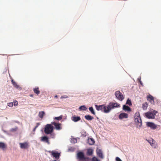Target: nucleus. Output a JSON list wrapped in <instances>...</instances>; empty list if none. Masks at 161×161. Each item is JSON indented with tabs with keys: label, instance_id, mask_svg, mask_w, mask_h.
Instances as JSON below:
<instances>
[{
	"label": "nucleus",
	"instance_id": "nucleus-1",
	"mask_svg": "<svg viewBox=\"0 0 161 161\" xmlns=\"http://www.w3.org/2000/svg\"><path fill=\"white\" fill-rule=\"evenodd\" d=\"M53 126L50 124L47 125L44 128V132L47 134H50V138H53L54 135L53 133Z\"/></svg>",
	"mask_w": 161,
	"mask_h": 161
},
{
	"label": "nucleus",
	"instance_id": "nucleus-2",
	"mask_svg": "<svg viewBox=\"0 0 161 161\" xmlns=\"http://www.w3.org/2000/svg\"><path fill=\"white\" fill-rule=\"evenodd\" d=\"M134 118V121L136 127L138 128L141 127L142 125V121L139 113L136 112L135 114Z\"/></svg>",
	"mask_w": 161,
	"mask_h": 161
},
{
	"label": "nucleus",
	"instance_id": "nucleus-3",
	"mask_svg": "<svg viewBox=\"0 0 161 161\" xmlns=\"http://www.w3.org/2000/svg\"><path fill=\"white\" fill-rule=\"evenodd\" d=\"M77 158L79 161H91L92 160L88 158L85 157L84 154L82 152H79L77 154Z\"/></svg>",
	"mask_w": 161,
	"mask_h": 161
},
{
	"label": "nucleus",
	"instance_id": "nucleus-4",
	"mask_svg": "<svg viewBox=\"0 0 161 161\" xmlns=\"http://www.w3.org/2000/svg\"><path fill=\"white\" fill-rule=\"evenodd\" d=\"M157 112L155 111L148 112L145 113V115L146 118L149 119H153L155 118L156 113Z\"/></svg>",
	"mask_w": 161,
	"mask_h": 161
},
{
	"label": "nucleus",
	"instance_id": "nucleus-5",
	"mask_svg": "<svg viewBox=\"0 0 161 161\" xmlns=\"http://www.w3.org/2000/svg\"><path fill=\"white\" fill-rule=\"evenodd\" d=\"M48 152L51 153L53 157L55 158L56 159H58L59 158L60 154V153H58V152L49 151H48Z\"/></svg>",
	"mask_w": 161,
	"mask_h": 161
},
{
	"label": "nucleus",
	"instance_id": "nucleus-6",
	"mask_svg": "<svg viewBox=\"0 0 161 161\" xmlns=\"http://www.w3.org/2000/svg\"><path fill=\"white\" fill-rule=\"evenodd\" d=\"M108 105L110 108V110L112 109L117 108H119L120 107V104L117 103L110 102L109 103Z\"/></svg>",
	"mask_w": 161,
	"mask_h": 161
},
{
	"label": "nucleus",
	"instance_id": "nucleus-7",
	"mask_svg": "<svg viewBox=\"0 0 161 161\" xmlns=\"http://www.w3.org/2000/svg\"><path fill=\"white\" fill-rule=\"evenodd\" d=\"M115 95L116 98L119 100L122 101L124 99V97L120 92L117 91L115 92Z\"/></svg>",
	"mask_w": 161,
	"mask_h": 161
},
{
	"label": "nucleus",
	"instance_id": "nucleus-8",
	"mask_svg": "<svg viewBox=\"0 0 161 161\" xmlns=\"http://www.w3.org/2000/svg\"><path fill=\"white\" fill-rule=\"evenodd\" d=\"M147 141L150 144V145L153 148H155L157 147V144L155 141L152 138H150L149 140H147Z\"/></svg>",
	"mask_w": 161,
	"mask_h": 161
},
{
	"label": "nucleus",
	"instance_id": "nucleus-9",
	"mask_svg": "<svg viewBox=\"0 0 161 161\" xmlns=\"http://www.w3.org/2000/svg\"><path fill=\"white\" fill-rule=\"evenodd\" d=\"M146 125L147 127L153 130L156 129L157 127V125L153 122H147L146 123Z\"/></svg>",
	"mask_w": 161,
	"mask_h": 161
},
{
	"label": "nucleus",
	"instance_id": "nucleus-10",
	"mask_svg": "<svg viewBox=\"0 0 161 161\" xmlns=\"http://www.w3.org/2000/svg\"><path fill=\"white\" fill-rule=\"evenodd\" d=\"M110 111V108L108 105L106 106V105L103 104V112L105 113H109Z\"/></svg>",
	"mask_w": 161,
	"mask_h": 161
},
{
	"label": "nucleus",
	"instance_id": "nucleus-11",
	"mask_svg": "<svg viewBox=\"0 0 161 161\" xmlns=\"http://www.w3.org/2000/svg\"><path fill=\"white\" fill-rule=\"evenodd\" d=\"M20 147L22 149H26L28 147L29 145L27 142H26L24 143H19Z\"/></svg>",
	"mask_w": 161,
	"mask_h": 161
},
{
	"label": "nucleus",
	"instance_id": "nucleus-12",
	"mask_svg": "<svg viewBox=\"0 0 161 161\" xmlns=\"http://www.w3.org/2000/svg\"><path fill=\"white\" fill-rule=\"evenodd\" d=\"M52 124L54 125L55 126V128L57 130H59L61 129V127L60 126L61 124L59 123H57L55 122H53L52 123Z\"/></svg>",
	"mask_w": 161,
	"mask_h": 161
},
{
	"label": "nucleus",
	"instance_id": "nucleus-13",
	"mask_svg": "<svg viewBox=\"0 0 161 161\" xmlns=\"http://www.w3.org/2000/svg\"><path fill=\"white\" fill-rule=\"evenodd\" d=\"M128 114L125 113H121L119 116V118L120 119H122L124 118H126L128 117Z\"/></svg>",
	"mask_w": 161,
	"mask_h": 161
},
{
	"label": "nucleus",
	"instance_id": "nucleus-14",
	"mask_svg": "<svg viewBox=\"0 0 161 161\" xmlns=\"http://www.w3.org/2000/svg\"><path fill=\"white\" fill-rule=\"evenodd\" d=\"M87 143L89 145H92L94 144L95 143V141L93 138L89 137L87 140Z\"/></svg>",
	"mask_w": 161,
	"mask_h": 161
},
{
	"label": "nucleus",
	"instance_id": "nucleus-15",
	"mask_svg": "<svg viewBox=\"0 0 161 161\" xmlns=\"http://www.w3.org/2000/svg\"><path fill=\"white\" fill-rule=\"evenodd\" d=\"M81 119L79 116H76L75 115L73 116L72 118V120L74 122H77Z\"/></svg>",
	"mask_w": 161,
	"mask_h": 161
},
{
	"label": "nucleus",
	"instance_id": "nucleus-16",
	"mask_svg": "<svg viewBox=\"0 0 161 161\" xmlns=\"http://www.w3.org/2000/svg\"><path fill=\"white\" fill-rule=\"evenodd\" d=\"M7 147V146L4 143L0 142V148L2 149L3 150H5Z\"/></svg>",
	"mask_w": 161,
	"mask_h": 161
},
{
	"label": "nucleus",
	"instance_id": "nucleus-17",
	"mask_svg": "<svg viewBox=\"0 0 161 161\" xmlns=\"http://www.w3.org/2000/svg\"><path fill=\"white\" fill-rule=\"evenodd\" d=\"M41 141L43 142H45L48 144H49V142L48 140V138L46 136H42L41 137Z\"/></svg>",
	"mask_w": 161,
	"mask_h": 161
},
{
	"label": "nucleus",
	"instance_id": "nucleus-18",
	"mask_svg": "<svg viewBox=\"0 0 161 161\" xmlns=\"http://www.w3.org/2000/svg\"><path fill=\"white\" fill-rule=\"evenodd\" d=\"M147 99L152 103H154V98L152 96L150 95L147 97Z\"/></svg>",
	"mask_w": 161,
	"mask_h": 161
},
{
	"label": "nucleus",
	"instance_id": "nucleus-19",
	"mask_svg": "<svg viewBox=\"0 0 161 161\" xmlns=\"http://www.w3.org/2000/svg\"><path fill=\"white\" fill-rule=\"evenodd\" d=\"M103 105H95V107L97 110H101L102 112H103Z\"/></svg>",
	"mask_w": 161,
	"mask_h": 161
},
{
	"label": "nucleus",
	"instance_id": "nucleus-20",
	"mask_svg": "<svg viewBox=\"0 0 161 161\" xmlns=\"http://www.w3.org/2000/svg\"><path fill=\"white\" fill-rule=\"evenodd\" d=\"M123 109L125 111H131V109L130 107L125 105H123Z\"/></svg>",
	"mask_w": 161,
	"mask_h": 161
},
{
	"label": "nucleus",
	"instance_id": "nucleus-21",
	"mask_svg": "<svg viewBox=\"0 0 161 161\" xmlns=\"http://www.w3.org/2000/svg\"><path fill=\"white\" fill-rule=\"evenodd\" d=\"M33 91L34 93L37 95H39L40 92V91L39 90V88L38 87H37L33 88Z\"/></svg>",
	"mask_w": 161,
	"mask_h": 161
},
{
	"label": "nucleus",
	"instance_id": "nucleus-22",
	"mask_svg": "<svg viewBox=\"0 0 161 161\" xmlns=\"http://www.w3.org/2000/svg\"><path fill=\"white\" fill-rule=\"evenodd\" d=\"M97 155L101 158H103V155L101 150L99 149L97 151Z\"/></svg>",
	"mask_w": 161,
	"mask_h": 161
},
{
	"label": "nucleus",
	"instance_id": "nucleus-23",
	"mask_svg": "<svg viewBox=\"0 0 161 161\" xmlns=\"http://www.w3.org/2000/svg\"><path fill=\"white\" fill-rule=\"evenodd\" d=\"M85 118L88 120H91L94 119V118L90 115H86L85 116Z\"/></svg>",
	"mask_w": 161,
	"mask_h": 161
},
{
	"label": "nucleus",
	"instance_id": "nucleus-24",
	"mask_svg": "<svg viewBox=\"0 0 161 161\" xmlns=\"http://www.w3.org/2000/svg\"><path fill=\"white\" fill-rule=\"evenodd\" d=\"M45 114V112L43 111H41L39 113L38 116L41 119H42L43 118V117Z\"/></svg>",
	"mask_w": 161,
	"mask_h": 161
},
{
	"label": "nucleus",
	"instance_id": "nucleus-25",
	"mask_svg": "<svg viewBox=\"0 0 161 161\" xmlns=\"http://www.w3.org/2000/svg\"><path fill=\"white\" fill-rule=\"evenodd\" d=\"M147 103L146 102L142 104V108L144 110H145L147 109Z\"/></svg>",
	"mask_w": 161,
	"mask_h": 161
},
{
	"label": "nucleus",
	"instance_id": "nucleus-26",
	"mask_svg": "<svg viewBox=\"0 0 161 161\" xmlns=\"http://www.w3.org/2000/svg\"><path fill=\"white\" fill-rule=\"evenodd\" d=\"M11 82L13 85V86L16 88H18L19 87V86L17 85L16 83L14 81V80H11Z\"/></svg>",
	"mask_w": 161,
	"mask_h": 161
},
{
	"label": "nucleus",
	"instance_id": "nucleus-27",
	"mask_svg": "<svg viewBox=\"0 0 161 161\" xmlns=\"http://www.w3.org/2000/svg\"><path fill=\"white\" fill-rule=\"evenodd\" d=\"M93 153V150L92 149H89L87 150V154L88 155H91Z\"/></svg>",
	"mask_w": 161,
	"mask_h": 161
},
{
	"label": "nucleus",
	"instance_id": "nucleus-28",
	"mask_svg": "<svg viewBox=\"0 0 161 161\" xmlns=\"http://www.w3.org/2000/svg\"><path fill=\"white\" fill-rule=\"evenodd\" d=\"M89 110L92 114L94 115H95V113L94 110L93 108L92 107H91L89 108Z\"/></svg>",
	"mask_w": 161,
	"mask_h": 161
},
{
	"label": "nucleus",
	"instance_id": "nucleus-29",
	"mask_svg": "<svg viewBox=\"0 0 161 161\" xmlns=\"http://www.w3.org/2000/svg\"><path fill=\"white\" fill-rule=\"evenodd\" d=\"M62 118H63V116L62 115H60L59 117H55V118H54V119H56V120H61L62 119Z\"/></svg>",
	"mask_w": 161,
	"mask_h": 161
},
{
	"label": "nucleus",
	"instance_id": "nucleus-30",
	"mask_svg": "<svg viewBox=\"0 0 161 161\" xmlns=\"http://www.w3.org/2000/svg\"><path fill=\"white\" fill-rule=\"evenodd\" d=\"M79 108L80 110H85L86 109V107L84 105H83V106H80L79 107Z\"/></svg>",
	"mask_w": 161,
	"mask_h": 161
},
{
	"label": "nucleus",
	"instance_id": "nucleus-31",
	"mask_svg": "<svg viewBox=\"0 0 161 161\" xmlns=\"http://www.w3.org/2000/svg\"><path fill=\"white\" fill-rule=\"evenodd\" d=\"M126 104H128L129 105H131L132 104L130 100L128 99L127 101Z\"/></svg>",
	"mask_w": 161,
	"mask_h": 161
},
{
	"label": "nucleus",
	"instance_id": "nucleus-32",
	"mask_svg": "<svg viewBox=\"0 0 161 161\" xmlns=\"http://www.w3.org/2000/svg\"><path fill=\"white\" fill-rule=\"evenodd\" d=\"M92 161H98V159L96 157H93L92 160Z\"/></svg>",
	"mask_w": 161,
	"mask_h": 161
},
{
	"label": "nucleus",
	"instance_id": "nucleus-33",
	"mask_svg": "<svg viewBox=\"0 0 161 161\" xmlns=\"http://www.w3.org/2000/svg\"><path fill=\"white\" fill-rule=\"evenodd\" d=\"M13 103H8V105L10 107H12L13 106Z\"/></svg>",
	"mask_w": 161,
	"mask_h": 161
},
{
	"label": "nucleus",
	"instance_id": "nucleus-34",
	"mask_svg": "<svg viewBox=\"0 0 161 161\" xmlns=\"http://www.w3.org/2000/svg\"><path fill=\"white\" fill-rule=\"evenodd\" d=\"M116 161H122L121 159L119 157H117L116 158Z\"/></svg>",
	"mask_w": 161,
	"mask_h": 161
},
{
	"label": "nucleus",
	"instance_id": "nucleus-35",
	"mask_svg": "<svg viewBox=\"0 0 161 161\" xmlns=\"http://www.w3.org/2000/svg\"><path fill=\"white\" fill-rule=\"evenodd\" d=\"M18 104V102L17 101L15 102L14 103V106H16Z\"/></svg>",
	"mask_w": 161,
	"mask_h": 161
},
{
	"label": "nucleus",
	"instance_id": "nucleus-36",
	"mask_svg": "<svg viewBox=\"0 0 161 161\" xmlns=\"http://www.w3.org/2000/svg\"><path fill=\"white\" fill-rule=\"evenodd\" d=\"M36 125L35 127L36 128H37L39 126V125H40V124L39 123H37L36 124Z\"/></svg>",
	"mask_w": 161,
	"mask_h": 161
},
{
	"label": "nucleus",
	"instance_id": "nucleus-37",
	"mask_svg": "<svg viewBox=\"0 0 161 161\" xmlns=\"http://www.w3.org/2000/svg\"><path fill=\"white\" fill-rule=\"evenodd\" d=\"M16 130L15 129H11V131H15Z\"/></svg>",
	"mask_w": 161,
	"mask_h": 161
},
{
	"label": "nucleus",
	"instance_id": "nucleus-38",
	"mask_svg": "<svg viewBox=\"0 0 161 161\" xmlns=\"http://www.w3.org/2000/svg\"><path fill=\"white\" fill-rule=\"evenodd\" d=\"M36 129V128L35 127L33 130V131L34 132L35 131Z\"/></svg>",
	"mask_w": 161,
	"mask_h": 161
},
{
	"label": "nucleus",
	"instance_id": "nucleus-39",
	"mask_svg": "<svg viewBox=\"0 0 161 161\" xmlns=\"http://www.w3.org/2000/svg\"><path fill=\"white\" fill-rule=\"evenodd\" d=\"M36 129V128L35 127L33 130V131L34 132L35 131Z\"/></svg>",
	"mask_w": 161,
	"mask_h": 161
},
{
	"label": "nucleus",
	"instance_id": "nucleus-40",
	"mask_svg": "<svg viewBox=\"0 0 161 161\" xmlns=\"http://www.w3.org/2000/svg\"><path fill=\"white\" fill-rule=\"evenodd\" d=\"M140 83L142 85V81L140 80Z\"/></svg>",
	"mask_w": 161,
	"mask_h": 161
},
{
	"label": "nucleus",
	"instance_id": "nucleus-41",
	"mask_svg": "<svg viewBox=\"0 0 161 161\" xmlns=\"http://www.w3.org/2000/svg\"><path fill=\"white\" fill-rule=\"evenodd\" d=\"M30 96L31 97H33V95L32 94H30Z\"/></svg>",
	"mask_w": 161,
	"mask_h": 161
},
{
	"label": "nucleus",
	"instance_id": "nucleus-42",
	"mask_svg": "<svg viewBox=\"0 0 161 161\" xmlns=\"http://www.w3.org/2000/svg\"><path fill=\"white\" fill-rule=\"evenodd\" d=\"M57 97H58V96L57 95H56L55 96V98H57Z\"/></svg>",
	"mask_w": 161,
	"mask_h": 161
},
{
	"label": "nucleus",
	"instance_id": "nucleus-43",
	"mask_svg": "<svg viewBox=\"0 0 161 161\" xmlns=\"http://www.w3.org/2000/svg\"><path fill=\"white\" fill-rule=\"evenodd\" d=\"M52 161H57L56 160H54Z\"/></svg>",
	"mask_w": 161,
	"mask_h": 161
}]
</instances>
